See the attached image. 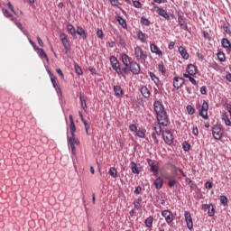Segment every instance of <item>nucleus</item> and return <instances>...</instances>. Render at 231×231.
Here are the masks:
<instances>
[{"instance_id":"19","label":"nucleus","mask_w":231,"mask_h":231,"mask_svg":"<svg viewBox=\"0 0 231 231\" xmlns=\"http://www.w3.org/2000/svg\"><path fill=\"white\" fill-rule=\"evenodd\" d=\"M48 75L50 76V79H51V84H52L53 88L55 89H57V88H59V82L57 81V78L50 70L48 71Z\"/></svg>"},{"instance_id":"30","label":"nucleus","mask_w":231,"mask_h":231,"mask_svg":"<svg viewBox=\"0 0 231 231\" xmlns=\"http://www.w3.org/2000/svg\"><path fill=\"white\" fill-rule=\"evenodd\" d=\"M116 21L120 24V26H122V28H124L125 30H127V23L125 22V19H123L122 16H117Z\"/></svg>"},{"instance_id":"42","label":"nucleus","mask_w":231,"mask_h":231,"mask_svg":"<svg viewBox=\"0 0 231 231\" xmlns=\"http://www.w3.org/2000/svg\"><path fill=\"white\" fill-rule=\"evenodd\" d=\"M170 167H171V173L173 174V176H178V168L176 167V165L172 164V163H169Z\"/></svg>"},{"instance_id":"48","label":"nucleus","mask_w":231,"mask_h":231,"mask_svg":"<svg viewBox=\"0 0 231 231\" xmlns=\"http://www.w3.org/2000/svg\"><path fill=\"white\" fill-rule=\"evenodd\" d=\"M182 149L183 151H190V143H189L187 141L182 143Z\"/></svg>"},{"instance_id":"52","label":"nucleus","mask_w":231,"mask_h":231,"mask_svg":"<svg viewBox=\"0 0 231 231\" xmlns=\"http://www.w3.org/2000/svg\"><path fill=\"white\" fill-rule=\"evenodd\" d=\"M136 136L139 138H145V130H137Z\"/></svg>"},{"instance_id":"23","label":"nucleus","mask_w":231,"mask_h":231,"mask_svg":"<svg viewBox=\"0 0 231 231\" xmlns=\"http://www.w3.org/2000/svg\"><path fill=\"white\" fill-rule=\"evenodd\" d=\"M34 51L38 53L41 59H45L46 60H49L48 55L44 51V49H41L38 47L36 50H34Z\"/></svg>"},{"instance_id":"41","label":"nucleus","mask_w":231,"mask_h":231,"mask_svg":"<svg viewBox=\"0 0 231 231\" xmlns=\"http://www.w3.org/2000/svg\"><path fill=\"white\" fill-rule=\"evenodd\" d=\"M74 69L75 72L77 73V75H84V72L82 71V68H80V66H79V64H75L74 65Z\"/></svg>"},{"instance_id":"39","label":"nucleus","mask_w":231,"mask_h":231,"mask_svg":"<svg viewBox=\"0 0 231 231\" xmlns=\"http://www.w3.org/2000/svg\"><path fill=\"white\" fill-rule=\"evenodd\" d=\"M109 174L112 178H116L118 176V171H116V168L111 167L109 170Z\"/></svg>"},{"instance_id":"14","label":"nucleus","mask_w":231,"mask_h":231,"mask_svg":"<svg viewBox=\"0 0 231 231\" xmlns=\"http://www.w3.org/2000/svg\"><path fill=\"white\" fill-rule=\"evenodd\" d=\"M162 178L164 180H168V187H170V189H172V187H174L176 185V183H178V181L176 180V179L174 177H171L167 174H163Z\"/></svg>"},{"instance_id":"53","label":"nucleus","mask_w":231,"mask_h":231,"mask_svg":"<svg viewBox=\"0 0 231 231\" xmlns=\"http://www.w3.org/2000/svg\"><path fill=\"white\" fill-rule=\"evenodd\" d=\"M83 122V125L85 126L86 134H89V125L88 124V121L86 119L81 120Z\"/></svg>"},{"instance_id":"24","label":"nucleus","mask_w":231,"mask_h":231,"mask_svg":"<svg viewBox=\"0 0 231 231\" xmlns=\"http://www.w3.org/2000/svg\"><path fill=\"white\" fill-rule=\"evenodd\" d=\"M153 185H154L155 189H157V190H160V189H162V187H163V179L162 177H158L154 180Z\"/></svg>"},{"instance_id":"33","label":"nucleus","mask_w":231,"mask_h":231,"mask_svg":"<svg viewBox=\"0 0 231 231\" xmlns=\"http://www.w3.org/2000/svg\"><path fill=\"white\" fill-rule=\"evenodd\" d=\"M134 207L137 210H140V208H142V198H138L134 200Z\"/></svg>"},{"instance_id":"1","label":"nucleus","mask_w":231,"mask_h":231,"mask_svg":"<svg viewBox=\"0 0 231 231\" xmlns=\"http://www.w3.org/2000/svg\"><path fill=\"white\" fill-rule=\"evenodd\" d=\"M153 107L158 124L163 127H167L169 125V116L167 115V111H165L163 104L156 99L153 103Z\"/></svg>"},{"instance_id":"57","label":"nucleus","mask_w":231,"mask_h":231,"mask_svg":"<svg viewBox=\"0 0 231 231\" xmlns=\"http://www.w3.org/2000/svg\"><path fill=\"white\" fill-rule=\"evenodd\" d=\"M110 2V5L112 6H118L120 5V2L118 0H108Z\"/></svg>"},{"instance_id":"15","label":"nucleus","mask_w":231,"mask_h":231,"mask_svg":"<svg viewBox=\"0 0 231 231\" xmlns=\"http://www.w3.org/2000/svg\"><path fill=\"white\" fill-rule=\"evenodd\" d=\"M150 50L152 53H155V55H158L159 57H163V51H160V48H158L156 44L152 43L150 45Z\"/></svg>"},{"instance_id":"49","label":"nucleus","mask_w":231,"mask_h":231,"mask_svg":"<svg viewBox=\"0 0 231 231\" xmlns=\"http://www.w3.org/2000/svg\"><path fill=\"white\" fill-rule=\"evenodd\" d=\"M141 23L144 25V26H150L151 25V21H149V19L145 18V17H142L141 18Z\"/></svg>"},{"instance_id":"51","label":"nucleus","mask_w":231,"mask_h":231,"mask_svg":"<svg viewBox=\"0 0 231 231\" xmlns=\"http://www.w3.org/2000/svg\"><path fill=\"white\" fill-rule=\"evenodd\" d=\"M13 23H14V24H16L17 28H19V30H23V23H21V22L17 21V18H12Z\"/></svg>"},{"instance_id":"44","label":"nucleus","mask_w":231,"mask_h":231,"mask_svg":"<svg viewBox=\"0 0 231 231\" xmlns=\"http://www.w3.org/2000/svg\"><path fill=\"white\" fill-rule=\"evenodd\" d=\"M214 214H215L214 204H210L209 208L208 209V216H209V217H212Z\"/></svg>"},{"instance_id":"7","label":"nucleus","mask_w":231,"mask_h":231,"mask_svg":"<svg viewBox=\"0 0 231 231\" xmlns=\"http://www.w3.org/2000/svg\"><path fill=\"white\" fill-rule=\"evenodd\" d=\"M162 138L167 145H172L174 143V135L170 130L162 132Z\"/></svg>"},{"instance_id":"18","label":"nucleus","mask_w":231,"mask_h":231,"mask_svg":"<svg viewBox=\"0 0 231 231\" xmlns=\"http://www.w3.org/2000/svg\"><path fill=\"white\" fill-rule=\"evenodd\" d=\"M178 23H179L180 28H182V30H187V19H185V16L179 15Z\"/></svg>"},{"instance_id":"20","label":"nucleus","mask_w":231,"mask_h":231,"mask_svg":"<svg viewBox=\"0 0 231 231\" xmlns=\"http://www.w3.org/2000/svg\"><path fill=\"white\" fill-rule=\"evenodd\" d=\"M140 91L144 98H151V91L147 86H143Z\"/></svg>"},{"instance_id":"43","label":"nucleus","mask_w":231,"mask_h":231,"mask_svg":"<svg viewBox=\"0 0 231 231\" xmlns=\"http://www.w3.org/2000/svg\"><path fill=\"white\" fill-rule=\"evenodd\" d=\"M154 131L156 134L160 136L162 134V125H160L159 123L157 125H154Z\"/></svg>"},{"instance_id":"47","label":"nucleus","mask_w":231,"mask_h":231,"mask_svg":"<svg viewBox=\"0 0 231 231\" xmlns=\"http://www.w3.org/2000/svg\"><path fill=\"white\" fill-rule=\"evenodd\" d=\"M217 58L220 62H225L226 60V58L225 57V54L221 51L217 53Z\"/></svg>"},{"instance_id":"25","label":"nucleus","mask_w":231,"mask_h":231,"mask_svg":"<svg viewBox=\"0 0 231 231\" xmlns=\"http://www.w3.org/2000/svg\"><path fill=\"white\" fill-rule=\"evenodd\" d=\"M137 39L143 43L147 42V34L143 33L142 31L137 32Z\"/></svg>"},{"instance_id":"9","label":"nucleus","mask_w":231,"mask_h":231,"mask_svg":"<svg viewBox=\"0 0 231 231\" xmlns=\"http://www.w3.org/2000/svg\"><path fill=\"white\" fill-rule=\"evenodd\" d=\"M162 216L164 217L166 223L171 225L174 221V215H172V211L169 209H164L162 211Z\"/></svg>"},{"instance_id":"13","label":"nucleus","mask_w":231,"mask_h":231,"mask_svg":"<svg viewBox=\"0 0 231 231\" xmlns=\"http://www.w3.org/2000/svg\"><path fill=\"white\" fill-rule=\"evenodd\" d=\"M183 84H185V79H183V78H173V88H175V89H180Z\"/></svg>"},{"instance_id":"46","label":"nucleus","mask_w":231,"mask_h":231,"mask_svg":"<svg viewBox=\"0 0 231 231\" xmlns=\"http://www.w3.org/2000/svg\"><path fill=\"white\" fill-rule=\"evenodd\" d=\"M3 14L5 15V17H7V19H14V15L12 14H10V12L6 9H3Z\"/></svg>"},{"instance_id":"26","label":"nucleus","mask_w":231,"mask_h":231,"mask_svg":"<svg viewBox=\"0 0 231 231\" xmlns=\"http://www.w3.org/2000/svg\"><path fill=\"white\" fill-rule=\"evenodd\" d=\"M221 44L226 50H227V51H231V43H230V41H228V39L226 38L222 39Z\"/></svg>"},{"instance_id":"58","label":"nucleus","mask_w":231,"mask_h":231,"mask_svg":"<svg viewBox=\"0 0 231 231\" xmlns=\"http://www.w3.org/2000/svg\"><path fill=\"white\" fill-rule=\"evenodd\" d=\"M56 72L60 75V79L64 80V73H62V70L60 69H56Z\"/></svg>"},{"instance_id":"12","label":"nucleus","mask_w":231,"mask_h":231,"mask_svg":"<svg viewBox=\"0 0 231 231\" xmlns=\"http://www.w3.org/2000/svg\"><path fill=\"white\" fill-rule=\"evenodd\" d=\"M184 217L187 223V228H189V230L194 228V223L192 222V216H190V212L185 211Z\"/></svg>"},{"instance_id":"60","label":"nucleus","mask_w":231,"mask_h":231,"mask_svg":"<svg viewBox=\"0 0 231 231\" xmlns=\"http://www.w3.org/2000/svg\"><path fill=\"white\" fill-rule=\"evenodd\" d=\"M134 6L135 8H141L142 7V3H140V1H134Z\"/></svg>"},{"instance_id":"5","label":"nucleus","mask_w":231,"mask_h":231,"mask_svg":"<svg viewBox=\"0 0 231 231\" xmlns=\"http://www.w3.org/2000/svg\"><path fill=\"white\" fill-rule=\"evenodd\" d=\"M60 39L62 46L65 50V53L66 54L69 53V51L71 50V46L69 45V38H68V34L61 33L60 35Z\"/></svg>"},{"instance_id":"64","label":"nucleus","mask_w":231,"mask_h":231,"mask_svg":"<svg viewBox=\"0 0 231 231\" xmlns=\"http://www.w3.org/2000/svg\"><path fill=\"white\" fill-rule=\"evenodd\" d=\"M205 187L206 189H212V182L207 181L205 184Z\"/></svg>"},{"instance_id":"28","label":"nucleus","mask_w":231,"mask_h":231,"mask_svg":"<svg viewBox=\"0 0 231 231\" xmlns=\"http://www.w3.org/2000/svg\"><path fill=\"white\" fill-rule=\"evenodd\" d=\"M157 14L159 15H161V17L165 18L166 20H170L171 19V16H169V14H167V11H165L164 9L158 8L157 9Z\"/></svg>"},{"instance_id":"32","label":"nucleus","mask_w":231,"mask_h":231,"mask_svg":"<svg viewBox=\"0 0 231 231\" xmlns=\"http://www.w3.org/2000/svg\"><path fill=\"white\" fill-rule=\"evenodd\" d=\"M149 76L156 86H160V79H158V77H156V75L153 72H149Z\"/></svg>"},{"instance_id":"2","label":"nucleus","mask_w":231,"mask_h":231,"mask_svg":"<svg viewBox=\"0 0 231 231\" xmlns=\"http://www.w3.org/2000/svg\"><path fill=\"white\" fill-rule=\"evenodd\" d=\"M109 61L114 71H116V73H117L118 75H121V77H123L124 79H125L126 69H124V67H122V64L120 63L118 59L115 56H111L109 58Z\"/></svg>"},{"instance_id":"10","label":"nucleus","mask_w":231,"mask_h":231,"mask_svg":"<svg viewBox=\"0 0 231 231\" xmlns=\"http://www.w3.org/2000/svg\"><path fill=\"white\" fill-rule=\"evenodd\" d=\"M199 115L204 118V120H208V103L206 100H203Z\"/></svg>"},{"instance_id":"11","label":"nucleus","mask_w":231,"mask_h":231,"mask_svg":"<svg viewBox=\"0 0 231 231\" xmlns=\"http://www.w3.org/2000/svg\"><path fill=\"white\" fill-rule=\"evenodd\" d=\"M128 69L129 71H131V73H133V75H140V64H138V62L134 60H132V62L128 66Z\"/></svg>"},{"instance_id":"61","label":"nucleus","mask_w":231,"mask_h":231,"mask_svg":"<svg viewBox=\"0 0 231 231\" xmlns=\"http://www.w3.org/2000/svg\"><path fill=\"white\" fill-rule=\"evenodd\" d=\"M203 37L204 39H207L208 41H210V34L208 32H203Z\"/></svg>"},{"instance_id":"4","label":"nucleus","mask_w":231,"mask_h":231,"mask_svg":"<svg viewBox=\"0 0 231 231\" xmlns=\"http://www.w3.org/2000/svg\"><path fill=\"white\" fill-rule=\"evenodd\" d=\"M212 134L215 140H221L225 134V128L221 125H215L212 127Z\"/></svg>"},{"instance_id":"40","label":"nucleus","mask_w":231,"mask_h":231,"mask_svg":"<svg viewBox=\"0 0 231 231\" xmlns=\"http://www.w3.org/2000/svg\"><path fill=\"white\" fill-rule=\"evenodd\" d=\"M158 69H159V71L162 72V75H165V73H167V69L165 68L163 63H159L158 64Z\"/></svg>"},{"instance_id":"17","label":"nucleus","mask_w":231,"mask_h":231,"mask_svg":"<svg viewBox=\"0 0 231 231\" xmlns=\"http://www.w3.org/2000/svg\"><path fill=\"white\" fill-rule=\"evenodd\" d=\"M114 93L117 98H122L124 97V89L118 85L114 86Z\"/></svg>"},{"instance_id":"36","label":"nucleus","mask_w":231,"mask_h":231,"mask_svg":"<svg viewBox=\"0 0 231 231\" xmlns=\"http://www.w3.org/2000/svg\"><path fill=\"white\" fill-rule=\"evenodd\" d=\"M79 100H80L82 109H87L88 105L86 104V97H84V95L79 96Z\"/></svg>"},{"instance_id":"34","label":"nucleus","mask_w":231,"mask_h":231,"mask_svg":"<svg viewBox=\"0 0 231 231\" xmlns=\"http://www.w3.org/2000/svg\"><path fill=\"white\" fill-rule=\"evenodd\" d=\"M131 171L134 174H140V170H138V167L134 163V162H132L130 164Z\"/></svg>"},{"instance_id":"63","label":"nucleus","mask_w":231,"mask_h":231,"mask_svg":"<svg viewBox=\"0 0 231 231\" xmlns=\"http://www.w3.org/2000/svg\"><path fill=\"white\" fill-rule=\"evenodd\" d=\"M142 192V188L140 186H137L134 189V194L138 195Z\"/></svg>"},{"instance_id":"54","label":"nucleus","mask_w":231,"mask_h":231,"mask_svg":"<svg viewBox=\"0 0 231 231\" xmlns=\"http://www.w3.org/2000/svg\"><path fill=\"white\" fill-rule=\"evenodd\" d=\"M97 35L98 39H104V32L101 29H97Z\"/></svg>"},{"instance_id":"37","label":"nucleus","mask_w":231,"mask_h":231,"mask_svg":"<svg viewBox=\"0 0 231 231\" xmlns=\"http://www.w3.org/2000/svg\"><path fill=\"white\" fill-rule=\"evenodd\" d=\"M220 203L223 205V207H226L228 205V198H226L225 195H221Z\"/></svg>"},{"instance_id":"29","label":"nucleus","mask_w":231,"mask_h":231,"mask_svg":"<svg viewBox=\"0 0 231 231\" xmlns=\"http://www.w3.org/2000/svg\"><path fill=\"white\" fill-rule=\"evenodd\" d=\"M76 33H78V35L82 37V39H88V36L86 35V31L81 26H79L77 28Z\"/></svg>"},{"instance_id":"62","label":"nucleus","mask_w":231,"mask_h":231,"mask_svg":"<svg viewBox=\"0 0 231 231\" xmlns=\"http://www.w3.org/2000/svg\"><path fill=\"white\" fill-rule=\"evenodd\" d=\"M88 70L90 73H92V75H97V69L95 67H89Z\"/></svg>"},{"instance_id":"21","label":"nucleus","mask_w":231,"mask_h":231,"mask_svg":"<svg viewBox=\"0 0 231 231\" xmlns=\"http://www.w3.org/2000/svg\"><path fill=\"white\" fill-rule=\"evenodd\" d=\"M152 223H154V217L152 216L148 217L144 221L146 228H150V230H152Z\"/></svg>"},{"instance_id":"45","label":"nucleus","mask_w":231,"mask_h":231,"mask_svg":"<svg viewBox=\"0 0 231 231\" xmlns=\"http://www.w3.org/2000/svg\"><path fill=\"white\" fill-rule=\"evenodd\" d=\"M186 109L188 115H194V113H196V109L190 105L187 106Z\"/></svg>"},{"instance_id":"55","label":"nucleus","mask_w":231,"mask_h":231,"mask_svg":"<svg viewBox=\"0 0 231 231\" xmlns=\"http://www.w3.org/2000/svg\"><path fill=\"white\" fill-rule=\"evenodd\" d=\"M129 129L130 131H132L133 133H136L138 131V126H136V125H129Z\"/></svg>"},{"instance_id":"59","label":"nucleus","mask_w":231,"mask_h":231,"mask_svg":"<svg viewBox=\"0 0 231 231\" xmlns=\"http://www.w3.org/2000/svg\"><path fill=\"white\" fill-rule=\"evenodd\" d=\"M200 93L201 95H207V86H202L200 88Z\"/></svg>"},{"instance_id":"38","label":"nucleus","mask_w":231,"mask_h":231,"mask_svg":"<svg viewBox=\"0 0 231 231\" xmlns=\"http://www.w3.org/2000/svg\"><path fill=\"white\" fill-rule=\"evenodd\" d=\"M222 120H223V122H225L226 125L231 127L230 117H228L227 115H223V116H222Z\"/></svg>"},{"instance_id":"35","label":"nucleus","mask_w":231,"mask_h":231,"mask_svg":"<svg viewBox=\"0 0 231 231\" xmlns=\"http://www.w3.org/2000/svg\"><path fill=\"white\" fill-rule=\"evenodd\" d=\"M184 79H189V82H191V84H193V86H198V81L192 78V76L189 75V74H183Z\"/></svg>"},{"instance_id":"8","label":"nucleus","mask_w":231,"mask_h":231,"mask_svg":"<svg viewBox=\"0 0 231 231\" xmlns=\"http://www.w3.org/2000/svg\"><path fill=\"white\" fill-rule=\"evenodd\" d=\"M69 143L70 145V149L72 153L76 154L77 150L75 148V145H80V141L75 137V134H72L70 137L68 136Z\"/></svg>"},{"instance_id":"16","label":"nucleus","mask_w":231,"mask_h":231,"mask_svg":"<svg viewBox=\"0 0 231 231\" xmlns=\"http://www.w3.org/2000/svg\"><path fill=\"white\" fill-rule=\"evenodd\" d=\"M69 120L70 122L69 131H70V134L72 135V134H75V133H77V126L75 125V121L73 120V116L69 115Z\"/></svg>"},{"instance_id":"27","label":"nucleus","mask_w":231,"mask_h":231,"mask_svg":"<svg viewBox=\"0 0 231 231\" xmlns=\"http://www.w3.org/2000/svg\"><path fill=\"white\" fill-rule=\"evenodd\" d=\"M196 71H197L196 66H194L192 64L188 65V67H187L188 75L194 76V75H196Z\"/></svg>"},{"instance_id":"3","label":"nucleus","mask_w":231,"mask_h":231,"mask_svg":"<svg viewBox=\"0 0 231 231\" xmlns=\"http://www.w3.org/2000/svg\"><path fill=\"white\" fill-rule=\"evenodd\" d=\"M134 55L137 62H141V64H144V62L147 60V51H143V49H142L140 46H136L134 48Z\"/></svg>"},{"instance_id":"56","label":"nucleus","mask_w":231,"mask_h":231,"mask_svg":"<svg viewBox=\"0 0 231 231\" xmlns=\"http://www.w3.org/2000/svg\"><path fill=\"white\" fill-rule=\"evenodd\" d=\"M192 134H194V136H198L199 134V130L198 129V126H194L192 128Z\"/></svg>"},{"instance_id":"31","label":"nucleus","mask_w":231,"mask_h":231,"mask_svg":"<svg viewBox=\"0 0 231 231\" xmlns=\"http://www.w3.org/2000/svg\"><path fill=\"white\" fill-rule=\"evenodd\" d=\"M67 30H68L69 33H70V35H72V37H75L77 35V31L75 30V26H73V24H68Z\"/></svg>"},{"instance_id":"22","label":"nucleus","mask_w":231,"mask_h":231,"mask_svg":"<svg viewBox=\"0 0 231 231\" xmlns=\"http://www.w3.org/2000/svg\"><path fill=\"white\" fill-rule=\"evenodd\" d=\"M179 52L181 55L182 59H185V60H189V52H187V49H185V47H179Z\"/></svg>"},{"instance_id":"6","label":"nucleus","mask_w":231,"mask_h":231,"mask_svg":"<svg viewBox=\"0 0 231 231\" xmlns=\"http://www.w3.org/2000/svg\"><path fill=\"white\" fill-rule=\"evenodd\" d=\"M121 60L124 64L123 69H126L125 71V73L126 75H129V66L131 65V62H133V60H131V57H129V55H127V54H122L121 55Z\"/></svg>"},{"instance_id":"50","label":"nucleus","mask_w":231,"mask_h":231,"mask_svg":"<svg viewBox=\"0 0 231 231\" xmlns=\"http://www.w3.org/2000/svg\"><path fill=\"white\" fill-rule=\"evenodd\" d=\"M152 172H153L154 176H156V174H158L160 168L158 167V165H154L150 167Z\"/></svg>"}]
</instances>
